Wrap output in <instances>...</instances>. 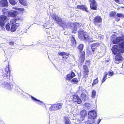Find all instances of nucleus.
<instances>
[{"instance_id":"nucleus-1","label":"nucleus","mask_w":124,"mask_h":124,"mask_svg":"<svg viewBox=\"0 0 124 124\" xmlns=\"http://www.w3.org/2000/svg\"><path fill=\"white\" fill-rule=\"evenodd\" d=\"M53 19L58 22V23L63 28H68L69 25L72 29V31L73 33H75L77 30V28H79L81 26V24H80L78 23L75 22L69 23L62 21L61 19L59 18L55 15H53L52 17Z\"/></svg>"},{"instance_id":"nucleus-2","label":"nucleus","mask_w":124,"mask_h":124,"mask_svg":"<svg viewBox=\"0 0 124 124\" xmlns=\"http://www.w3.org/2000/svg\"><path fill=\"white\" fill-rule=\"evenodd\" d=\"M115 37V35H113L111 38L113 43L114 44H116L120 42L119 45L121 48H122V51H124L123 49L124 48V37H117L113 40V38H114Z\"/></svg>"},{"instance_id":"nucleus-3","label":"nucleus","mask_w":124,"mask_h":124,"mask_svg":"<svg viewBox=\"0 0 124 124\" xmlns=\"http://www.w3.org/2000/svg\"><path fill=\"white\" fill-rule=\"evenodd\" d=\"M83 45L82 44H80L78 46V48L80 53V57L78 60L80 63H83L84 60L85 56V53L84 51H82L83 48Z\"/></svg>"},{"instance_id":"nucleus-4","label":"nucleus","mask_w":124,"mask_h":124,"mask_svg":"<svg viewBox=\"0 0 124 124\" xmlns=\"http://www.w3.org/2000/svg\"><path fill=\"white\" fill-rule=\"evenodd\" d=\"M75 76V74L73 72H72L71 73H70L67 75L66 77V80L70 81L72 82L76 83L78 82V79L77 78H74L71 79Z\"/></svg>"},{"instance_id":"nucleus-5","label":"nucleus","mask_w":124,"mask_h":124,"mask_svg":"<svg viewBox=\"0 0 124 124\" xmlns=\"http://www.w3.org/2000/svg\"><path fill=\"white\" fill-rule=\"evenodd\" d=\"M121 48L120 47L119 45V46L118 47L117 45H114L113 46L112 49V51L115 55L120 54V53L124 52V48L123 49L124 51H122V48Z\"/></svg>"},{"instance_id":"nucleus-6","label":"nucleus","mask_w":124,"mask_h":124,"mask_svg":"<svg viewBox=\"0 0 124 124\" xmlns=\"http://www.w3.org/2000/svg\"><path fill=\"white\" fill-rule=\"evenodd\" d=\"M63 104L62 103H58L51 105L49 108V110L51 111H55L59 110L62 106Z\"/></svg>"},{"instance_id":"nucleus-7","label":"nucleus","mask_w":124,"mask_h":124,"mask_svg":"<svg viewBox=\"0 0 124 124\" xmlns=\"http://www.w3.org/2000/svg\"><path fill=\"white\" fill-rule=\"evenodd\" d=\"M97 115L96 111L94 110H92L89 112L88 117L89 119L92 120L95 118Z\"/></svg>"},{"instance_id":"nucleus-8","label":"nucleus","mask_w":124,"mask_h":124,"mask_svg":"<svg viewBox=\"0 0 124 124\" xmlns=\"http://www.w3.org/2000/svg\"><path fill=\"white\" fill-rule=\"evenodd\" d=\"M7 18L6 16L3 15L0 16V26L3 27L4 25Z\"/></svg>"},{"instance_id":"nucleus-9","label":"nucleus","mask_w":124,"mask_h":124,"mask_svg":"<svg viewBox=\"0 0 124 124\" xmlns=\"http://www.w3.org/2000/svg\"><path fill=\"white\" fill-rule=\"evenodd\" d=\"M2 86L9 90H11L13 87L12 85H11L10 83L7 82H5L3 83Z\"/></svg>"},{"instance_id":"nucleus-10","label":"nucleus","mask_w":124,"mask_h":124,"mask_svg":"<svg viewBox=\"0 0 124 124\" xmlns=\"http://www.w3.org/2000/svg\"><path fill=\"white\" fill-rule=\"evenodd\" d=\"M73 99L74 101L76 102L78 104L81 103L82 102L81 100L77 94H75L73 95Z\"/></svg>"},{"instance_id":"nucleus-11","label":"nucleus","mask_w":124,"mask_h":124,"mask_svg":"<svg viewBox=\"0 0 124 124\" xmlns=\"http://www.w3.org/2000/svg\"><path fill=\"white\" fill-rule=\"evenodd\" d=\"M86 33L82 29H80L79 30L78 33V35L80 39H83V36Z\"/></svg>"},{"instance_id":"nucleus-12","label":"nucleus","mask_w":124,"mask_h":124,"mask_svg":"<svg viewBox=\"0 0 124 124\" xmlns=\"http://www.w3.org/2000/svg\"><path fill=\"white\" fill-rule=\"evenodd\" d=\"M90 1L91 2L90 5L91 9L94 10L97 9V5L95 1L94 0H92L91 1V0H90Z\"/></svg>"},{"instance_id":"nucleus-13","label":"nucleus","mask_w":124,"mask_h":124,"mask_svg":"<svg viewBox=\"0 0 124 124\" xmlns=\"http://www.w3.org/2000/svg\"><path fill=\"white\" fill-rule=\"evenodd\" d=\"M122 56L120 54H118L116 55L114 62L116 63H118L122 61Z\"/></svg>"},{"instance_id":"nucleus-14","label":"nucleus","mask_w":124,"mask_h":124,"mask_svg":"<svg viewBox=\"0 0 124 124\" xmlns=\"http://www.w3.org/2000/svg\"><path fill=\"white\" fill-rule=\"evenodd\" d=\"M102 20L101 18L99 16H96L94 18V22L96 24L97 23L101 22Z\"/></svg>"},{"instance_id":"nucleus-15","label":"nucleus","mask_w":124,"mask_h":124,"mask_svg":"<svg viewBox=\"0 0 124 124\" xmlns=\"http://www.w3.org/2000/svg\"><path fill=\"white\" fill-rule=\"evenodd\" d=\"M0 5L2 7H7L8 4L7 0H1L0 1Z\"/></svg>"},{"instance_id":"nucleus-16","label":"nucleus","mask_w":124,"mask_h":124,"mask_svg":"<svg viewBox=\"0 0 124 124\" xmlns=\"http://www.w3.org/2000/svg\"><path fill=\"white\" fill-rule=\"evenodd\" d=\"M17 12L16 11H13L12 12H9L8 16H9L15 17L17 16Z\"/></svg>"},{"instance_id":"nucleus-17","label":"nucleus","mask_w":124,"mask_h":124,"mask_svg":"<svg viewBox=\"0 0 124 124\" xmlns=\"http://www.w3.org/2000/svg\"><path fill=\"white\" fill-rule=\"evenodd\" d=\"M3 73L2 76L3 77H6L8 78L9 77V75L10 74V70H3Z\"/></svg>"},{"instance_id":"nucleus-18","label":"nucleus","mask_w":124,"mask_h":124,"mask_svg":"<svg viewBox=\"0 0 124 124\" xmlns=\"http://www.w3.org/2000/svg\"><path fill=\"white\" fill-rule=\"evenodd\" d=\"M31 98L32 99L34 100L35 101H36V103L38 104L39 105H42L44 103L41 101L38 100L35 98L34 97L32 96L31 97Z\"/></svg>"},{"instance_id":"nucleus-19","label":"nucleus","mask_w":124,"mask_h":124,"mask_svg":"<svg viewBox=\"0 0 124 124\" xmlns=\"http://www.w3.org/2000/svg\"><path fill=\"white\" fill-rule=\"evenodd\" d=\"M70 44L72 46H75L76 44V42L74 38L72 36L70 38Z\"/></svg>"},{"instance_id":"nucleus-20","label":"nucleus","mask_w":124,"mask_h":124,"mask_svg":"<svg viewBox=\"0 0 124 124\" xmlns=\"http://www.w3.org/2000/svg\"><path fill=\"white\" fill-rule=\"evenodd\" d=\"M94 32L95 35V38L100 39H102L103 38L104 36L103 35L100 34L98 35V34L96 31H95Z\"/></svg>"},{"instance_id":"nucleus-21","label":"nucleus","mask_w":124,"mask_h":124,"mask_svg":"<svg viewBox=\"0 0 124 124\" xmlns=\"http://www.w3.org/2000/svg\"><path fill=\"white\" fill-rule=\"evenodd\" d=\"M83 39L84 40H89L90 41H93L94 40H91V39L89 38V36L87 34V33L85 34V35L83 36Z\"/></svg>"},{"instance_id":"nucleus-22","label":"nucleus","mask_w":124,"mask_h":124,"mask_svg":"<svg viewBox=\"0 0 124 124\" xmlns=\"http://www.w3.org/2000/svg\"><path fill=\"white\" fill-rule=\"evenodd\" d=\"M77 8L85 10L87 12L88 11L86 7L85 6L81 5H78L77 6Z\"/></svg>"},{"instance_id":"nucleus-23","label":"nucleus","mask_w":124,"mask_h":124,"mask_svg":"<svg viewBox=\"0 0 124 124\" xmlns=\"http://www.w3.org/2000/svg\"><path fill=\"white\" fill-rule=\"evenodd\" d=\"M81 96V97L82 98V100H83V99L84 101H87L88 99V97L84 93H82Z\"/></svg>"},{"instance_id":"nucleus-24","label":"nucleus","mask_w":124,"mask_h":124,"mask_svg":"<svg viewBox=\"0 0 124 124\" xmlns=\"http://www.w3.org/2000/svg\"><path fill=\"white\" fill-rule=\"evenodd\" d=\"M80 114L82 117H85L87 115L86 112L85 110H83L81 112Z\"/></svg>"},{"instance_id":"nucleus-25","label":"nucleus","mask_w":124,"mask_h":124,"mask_svg":"<svg viewBox=\"0 0 124 124\" xmlns=\"http://www.w3.org/2000/svg\"><path fill=\"white\" fill-rule=\"evenodd\" d=\"M64 120L65 124H71L69 119L67 117H65Z\"/></svg>"},{"instance_id":"nucleus-26","label":"nucleus","mask_w":124,"mask_h":124,"mask_svg":"<svg viewBox=\"0 0 124 124\" xmlns=\"http://www.w3.org/2000/svg\"><path fill=\"white\" fill-rule=\"evenodd\" d=\"M19 3L22 5L24 6H27V3L25 0H18Z\"/></svg>"},{"instance_id":"nucleus-27","label":"nucleus","mask_w":124,"mask_h":124,"mask_svg":"<svg viewBox=\"0 0 124 124\" xmlns=\"http://www.w3.org/2000/svg\"><path fill=\"white\" fill-rule=\"evenodd\" d=\"M108 75L107 72H105L104 73L102 79L101 81L102 83H103L106 80V77Z\"/></svg>"},{"instance_id":"nucleus-28","label":"nucleus","mask_w":124,"mask_h":124,"mask_svg":"<svg viewBox=\"0 0 124 124\" xmlns=\"http://www.w3.org/2000/svg\"><path fill=\"white\" fill-rule=\"evenodd\" d=\"M99 45L100 44L98 43L93 44L91 45V48H96V47L99 46Z\"/></svg>"},{"instance_id":"nucleus-29","label":"nucleus","mask_w":124,"mask_h":124,"mask_svg":"<svg viewBox=\"0 0 124 124\" xmlns=\"http://www.w3.org/2000/svg\"><path fill=\"white\" fill-rule=\"evenodd\" d=\"M17 29L16 27L14 24H13L11 26L10 29V31L12 32L15 31Z\"/></svg>"},{"instance_id":"nucleus-30","label":"nucleus","mask_w":124,"mask_h":124,"mask_svg":"<svg viewBox=\"0 0 124 124\" xmlns=\"http://www.w3.org/2000/svg\"><path fill=\"white\" fill-rule=\"evenodd\" d=\"M84 77V78L87 77L88 76V74L89 72L88 70H84L83 71Z\"/></svg>"},{"instance_id":"nucleus-31","label":"nucleus","mask_w":124,"mask_h":124,"mask_svg":"<svg viewBox=\"0 0 124 124\" xmlns=\"http://www.w3.org/2000/svg\"><path fill=\"white\" fill-rule=\"evenodd\" d=\"M10 3L12 5H14L17 3L16 0H9Z\"/></svg>"},{"instance_id":"nucleus-32","label":"nucleus","mask_w":124,"mask_h":124,"mask_svg":"<svg viewBox=\"0 0 124 124\" xmlns=\"http://www.w3.org/2000/svg\"><path fill=\"white\" fill-rule=\"evenodd\" d=\"M116 16L117 17L122 18H124V15L122 13H118L116 14Z\"/></svg>"},{"instance_id":"nucleus-33","label":"nucleus","mask_w":124,"mask_h":124,"mask_svg":"<svg viewBox=\"0 0 124 124\" xmlns=\"http://www.w3.org/2000/svg\"><path fill=\"white\" fill-rule=\"evenodd\" d=\"M2 11L3 12V14L5 15H8L9 12L8 10L4 8L2 10Z\"/></svg>"},{"instance_id":"nucleus-34","label":"nucleus","mask_w":124,"mask_h":124,"mask_svg":"<svg viewBox=\"0 0 124 124\" xmlns=\"http://www.w3.org/2000/svg\"><path fill=\"white\" fill-rule=\"evenodd\" d=\"M58 54L59 55L61 56L63 55H68V53L62 52H59L58 53Z\"/></svg>"},{"instance_id":"nucleus-35","label":"nucleus","mask_w":124,"mask_h":124,"mask_svg":"<svg viewBox=\"0 0 124 124\" xmlns=\"http://www.w3.org/2000/svg\"><path fill=\"white\" fill-rule=\"evenodd\" d=\"M98 78H96L95 80H94L93 82V83L92 84V87H93L98 82Z\"/></svg>"},{"instance_id":"nucleus-36","label":"nucleus","mask_w":124,"mask_h":124,"mask_svg":"<svg viewBox=\"0 0 124 124\" xmlns=\"http://www.w3.org/2000/svg\"><path fill=\"white\" fill-rule=\"evenodd\" d=\"M6 28L7 30L10 31V24L9 23L7 24L6 25Z\"/></svg>"},{"instance_id":"nucleus-37","label":"nucleus","mask_w":124,"mask_h":124,"mask_svg":"<svg viewBox=\"0 0 124 124\" xmlns=\"http://www.w3.org/2000/svg\"><path fill=\"white\" fill-rule=\"evenodd\" d=\"M96 91L94 90H93L92 92V97L93 98H94L96 95Z\"/></svg>"},{"instance_id":"nucleus-38","label":"nucleus","mask_w":124,"mask_h":124,"mask_svg":"<svg viewBox=\"0 0 124 124\" xmlns=\"http://www.w3.org/2000/svg\"><path fill=\"white\" fill-rule=\"evenodd\" d=\"M116 13L115 11H112L110 14V17H114L116 15Z\"/></svg>"},{"instance_id":"nucleus-39","label":"nucleus","mask_w":124,"mask_h":124,"mask_svg":"<svg viewBox=\"0 0 124 124\" xmlns=\"http://www.w3.org/2000/svg\"><path fill=\"white\" fill-rule=\"evenodd\" d=\"M16 19H13L11 20L10 21V23L12 24H13L16 22Z\"/></svg>"},{"instance_id":"nucleus-40","label":"nucleus","mask_w":124,"mask_h":124,"mask_svg":"<svg viewBox=\"0 0 124 124\" xmlns=\"http://www.w3.org/2000/svg\"><path fill=\"white\" fill-rule=\"evenodd\" d=\"M90 64V62L89 60H87L86 61V62L85 63V65H86L88 66H89Z\"/></svg>"},{"instance_id":"nucleus-41","label":"nucleus","mask_w":124,"mask_h":124,"mask_svg":"<svg viewBox=\"0 0 124 124\" xmlns=\"http://www.w3.org/2000/svg\"><path fill=\"white\" fill-rule=\"evenodd\" d=\"M109 75L110 76H112L114 74L113 72L109 71L108 72Z\"/></svg>"},{"instance_id":"nucleus-42","label":"nucleus","mask_w":124,"mask_h":124,"mask_svg":"<svg viewBox=\"0 0 124 124\" xmlns=\"http://www.w3.org/2000/svg\"><path fill=\"white\" fill-rule=\"evenodd\" d=\"M16 9L17 10H20L22 11H23L24 10V9L23 8H16Z\"/></svg>"},{"instance_id":"nucleus-43","label":"nucleus","mask_w":124,"mask_h":124,"mask_svg":"<svg viewBox=\"0 0 124 124\" xmlns=\"http://www.w3.org/2000/svg\"><path fill=\"white\" fill-rule=\"evenodd\" d=\"M88 66L86 65H85L83 66V69L84 70H88Z\"/></svg>"},{"instance_id":"nucleus-44","label":"nucleus","mask_w":124,"mask_h":124,"mask_svg":"<svg viewBox=\"0 0 124 124\" xmlns=\"http://www.w3.org/2000/svg\"><path fill=\"white\" fill-rule=\"evenodd\" d=\"M115 20L117 21H119L120 20V18H119L117 17H115Z\"/></svg>"},{"instance_id":"nucleus-45","label":"nucleus","mask_w":124,"mask_h":124,"mask_svg":"<svg viewBox=\"0 0 124 124\" xmlns=\"http://www.w3.org/2000/svg\"><path fill=\"white\" fill-rule=\"evenodd\" d=\"M14 25H15V26H16V27L17 28V27H18L19 26V23H16L15 24H14Z\"/></svg>"},{"instance_id":"nucleus-46","label":"nucleus","mask_w":124,"mask_h":124,"mask_svg":"<svg viewBox=\"0 0 124 124\" xmlns=\"http://www.w3.org/2000/svg\"><path fill=\"white\" fill-rule=\"evenodd\" d=\"M101 119H99L98 120L97 124H99L100 122L101 121Z\"/></svg>"},{"instance_id":"nucleus-47","label":"nucleus","mask_w":124,"mask_h":124,"mask_svg":"<svg viewBox=\"0 0 124 124\" xmlns=\"http://www.w3.org/2000/svg\"><path fill=\"white\" fill-rule=\"evenodd\" d=\"M10 45H13L14 44V43L12 41L9 43Z\"/></svg>"},{"instance_id":"nucleus-48","label":"nucleus","mask_w":124,"mask_h":124,"mask_svg":"<svg viewBox=\"0 0 124 124\" xmlns=\"http://www.w3.org/2000/svg\"><path fill=\"white\" fill-rule=\"evenodd\" d=\"M92 48V51H93V52L96 49V48Z\"/></svg>"},{"instance_id":"nucleus-49","label":"nucleus","mask_w":124,"mask_h":124,"mask_svg":"<svg viewBox=\"0 0 124 124\" xmlns=\"http://www.w3.org/2000/svg\"><path fill=\"white\" fill-rule=\"evenodd\" d=\"M114 0L115 2L117 3H118L119 1V0Z\"/></svg>"},{"instance_id":"nucleus-50","label":"nucleus","mask_w":124,"mask_h":124,"mask_svg":"<svg viewBox=\"0 0 124 124\" xmlns=\"http://www.w3.org/2000/svg\"><path fill=\"white\" fill-rule=\"evenodd\" d=\"M9 65H8V67H7V68L6 69V70H9Z\"/></svg>"},{"instance_id":"nucleus-51","label":"nucleus","mask_w":124,"mask_h":124,"mask_svg":"<svg viewBox=\"0 0 124 124\" xmlns=\"http://www.w3.org/2000/svg\"><path fill=\"white\" fill-rule=\"evenodd\" d=\"M1 28L3 30H5V28L3 27H2Z\"/></svg>"},{"instance_id":"nucleus-52","label":"nucleus","mask_w":124,"mask_h":124,"mask_svg":"<svg viewBox=\"0 0 124 124\" xmlns=\"http://www.w3.org/2000/svg\"><path fill=\"white\" fill-rule=\"evenodd\" d=\"M85 81H86V80L85 79Z\"/></svg>"},{"instance_id":"nucleus-53","label":"nucleus","mask_w":124,"mask_h":124,"mask_svg":"<svg viewBox=\"0 0 124 124\" xmlns=\"http://www.w3.org/2000/svg\"><path fill=\"white\" fill-rule=\"evenodd\" d=\"M122 8H124V7H123Z\"/></svg>"}]
</instances>
